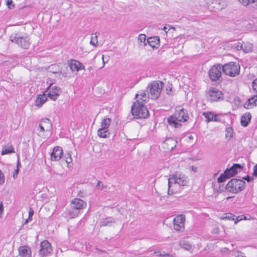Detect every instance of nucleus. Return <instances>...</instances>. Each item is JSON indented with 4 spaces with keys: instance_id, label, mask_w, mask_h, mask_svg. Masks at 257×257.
I'll return each instance as SVG.
<instances>
[{
    "instance_id": "nucleus-1",
    "label": "nucleus",
    "mask_w": 257,
    "mask_h": 257,
    "mask_svg": "<svg viewBox=\"0 0 257 257\" xmlns=\"http://www.w3.org/2000/svg\"><path fill=\"white\" fill-rule=\"evenodd\" d=\"M136 100L132 106V115L136 118H147L149 115L148 109L146 103L149 100V96L145 91H141L135 95Z\"/></svg>"
},
{
    "instance_id": "nucleus-2",
    "label": "nucleus",
    "mask_w": 257,
    "mask_h": 257,
    "mask_svg": "<svg viewBox=\"0 0 257 257\" xmlns=\"http://www.w3.org/2000/svg\"><path fill=\"white\" fill-rule=\"evenodd\" d=\"M188 119L189 115L186 110L177 107L175 113L167 117V121L170 126L178 128L182 126L181 122H186Z\"/></svg>"
},
{
    "instance_id": "nucleus-3",
    "label": "nucleus",
    "mask_w": 257,
    "mask_h": 257,
    "mask_svg": "<svg viewBox=\"0 0 257 257\" xmlns=\"http://www.w3.org/2000/svg\"><path fill=\"white\" fill-rule=\"evenodd\" d=\"M187 178L180 174L175 173L168 178V193L172 195L177 192L176 184L181 186H186L188 184Z\"/></svg>"
},
{
    "instance_id": "nucleus-4",
    "label": "nucleus",
    "mask_w": 257,
    "mask_h": 257,
    "mask_svg": "<svg viewBox=\"0 0 257 257\" xmlns=\"http://www.w3.org/2000/svg\"><path fill=\"white\" fill-rule=\"evenodd\" d=\"M245 182L240 179H232L226 185V189L233 194L241 191L245 187Z\"/></svg>"
},
{
    "instance_id": "nucleus-5",
    "label": "nucleus",
    "mask_w": 257,
    "mask_h": 257,
    "mask_svg": "<svg viewBox=\"0 0 257 257\" xmlns=\"http://www.w3.org/2000/svg\"><path fill=\"white\" fill-rule=\"evenodd\" d=\"M223 72L230 77H235L239 74L240 66L234 62H230L222 66Z\"/></svg>"
},
{
    "instance_id": "nucleus-6",
    "label": "nucleus",
    "mask_w": 257,
    "mask_h": 257,
    "mask_svg": "<svg viewBox=\"0 0 257 257\" xmlns=\"http://www.w3.org/2000/svg\"><path fill=\"white\" fill-rule=\"evenodd\" d=\"M163 86L164 83L160 81H154L149 84L148 88L151 99L156 100L159 97Z\"/></svg>"
},
{
    "instance_id": "nucleus-7",
    "label": "nucleus",
    "mask_w": 257,
    "mask_h": 257,
    "mask_svg": "<svg viewBox=\"0 0 257 257\" xmlns=\"http://www.w3.org/2000/svg\"><path fill=\"white\" fill-rule=\"evenodd\" d=\"M206 97L211 102H218L224 99L223 93L216 87H211L206 93Z\"/></svg>"
},
{
    "instance_id": "nucleus-8",
    "label": "nucleus",
    "mask_w": 257,
    "mask_h": 257,
    "mask_svg": "<svg viewBox=\"0 0 257 257\" xmlns=\"http://www.w3.org/2000/svg\"><path fill=\"white\" fill-rule=\"evenodd\" d=\"M222 66L220 64L213 65L208 71L209 79L213 82L217 81L221 77Z\"/></svg>"
},
{
    "instance_id": "nucleus-9",
    "label": "nucleus",
    "mask_w": 257,
    "mask_h": 257,
    "mask_svg": "<svg viewBox=\"0 0 257 257\" xmlns=\"http://www.w3.org/2000/svg\"><path fill=\"white\" fill-rule=\"evenodd\" d=\"M52 250L51 244L47 240H44L40 243L39 254L42 257H45L50 254Z\"/></svg>"
},
{
    "instance_id": "nucleus-10",
    "label": "nucleus",
    "mask_w": 257,
    "mask_h": 257,
    "mask_svg": "<svg viewBox=\"0 0 257 257\" xmlns=\"http://www.w3.org/2000/svg\"><path fill=\"white\" fill-rule=\"evenodd\" d=\"M48 96L52 100L55 101L61 93V90L60 87L53 86L51 83L47 88Z\"/></svg>"
},
{
    "instance_id": "nucleus-11",
    "label": "nucleus",
    "mask_w": 257,
    "mask_h": 257,
    "mask_svg": "<svg viewBox=\"0 0 257 257\" xmlns=\"http://www.w3.org/2000/svg\"><path fill=\"white\" fill-rule=\"evenodd\" d=\"M12 41L15 42L18 45L25 49H28L30 45L29 38L27 37H15L14 40Z\"/></svg>"
},
{
    "instance_id": "nucleus-12",
    "label": "nucleus",
    "mask_w": 257,
    "mask_h": 257,
    "mask_svg": "<svg viewBox=\"0 0 257 257\" xmlns=\"http://www.w3.org/2000/svg\"><path fill=\"white\" fill-rule=\"evenodd\" d=\"M176 144L177 141L173 138H168L163 143L162 148L165 152H170L176 147Z\"/></svg>"
},
{
    "instance_id": "nucleus-13",
    "label": "nucleus",
    "mask_w": 257,
    "mask_h": 257,
    "mask_svg": "<svg viewBox=\"0 0 257 257\" xmlns=\"http://www.w3.org/2000/svg\"><path fill=\"white\" fill-rule=\"evenodd\" d=\"M185 217L182 215H179L174 218V227L176 230H181L184 227Z\"/></svg>"
},
{
    "instance_id": "nucleus-14",
    "label": "nucleus",
    "mask_w": 257,
    "mask_h": 257,
    "mask_svg": "<svg viewBox=\"0 0 257 257\" xmlns=\"http://www.w3.org/2000/svg\"><path fill=\"white\" fill-rule=\"evenodd\" d=\"M52 127V125L48 118L43 119L41 120L39 125L38 130L39 133L50 132Z\"/></svg>"
},
{
    "instance_id": "nucleus-15",
    "label": "nucleus",
    "mask_w": 257,
    "mask_h": 257,
    "mask_svg": "<svg viewBox=\"0 0 257 257\" xmlns=\"http://www.w3.org/2000/svg\"><path fill=\"white\" fill-rule=\"evenodd\" d=\"M63 154L62 148L59 146H56L51 153V160L53 161H58L61 159Z\"/></svg>"
},
{
    "instance_id": "nucleus-16",
    "label": "nucleus",
    "mask_w": 257,
    "mask_h": 257,
    "mask_svg": "<svg viewBox=\"0 0 257 257\" xmlns=\"http://www.w3.org/2000/svg\"><path fill=\"white\" fill-rule=\"evenodd\" d=\"M242 168L241 165L234 164L229 169H226L224 171L229 178L235 176L238 172V170Z\"/></svg>"
},
{
    "instance_id": "nucleus-17",
    "label": "nucleus",
    "mask_w": 257,
    "mask_h": 257,
    "mask_svg": "<svg viewBox=\"0 0 257 257\" xmlns=\"http://www.w3.org/2000/svg\"><path fill=\"white\" fill-rule=\"evenodd\" d=\"M257 106V94L248 98L244 103V108L249 109Z\"/></svg>"
},
{
    "instance_id": "nucleus-18",
    "label": "nucleus",
    "mask_w": 257,
    "mask_h": 257,
    "mask_svg": "<svg viewBox=\"0 0 257 257\" xmlns=\"http://www.w3.org/2000/svg\"><path fill=\"white\" fill-rule=\"evenodd\" d=\"M203 115L206 119V121H217L219 120L218 116L213 112L206 111L203 113Z\"/></svg>"
},
{
    "instance_id": "nucleus-19",
    "label": "nucleus",
    "mask_w": 257,
    "mask_h": 257,
    "mask_svg": "<svg viewBox=\"0 0 257 257\" xmlns=\"http://www.w3.org/2000/svg\"><path fill=\"white\" fill-rule=\"evenodd\" d=\"M19 254L22 257H30L31 255V250L27 245H24L19 248Z\"/></svg>"
},
{
    "instance_id": "nucleus-20",
    "label": "nucleus",
    "mask_w": 257,
    "mask_h": 257,
    "mask_svg": "<svg viewBox=\"0 0 257 257\" xmlns=\"http://www.w3.org/2000/svg\"><path fill=\"white\" fill-rule=\"evenodd\" d=\"M47 100V96L44 92L42 94H39L37 96L36 100V105L38 107H41Z\"/></svg>"
},
{
    "instance_id": "nucleus-21",
    "label": "nucleus",
    "mask_w": 257,
    "mask_h": 257,
    "mask_svg": "<svg viewBox=\"0 0 257 257\" xmlns=\"http://www.w3.org/2000/svg\"><path fill=\"white\" fill-rule=\"evenodd\" d=\"M251 115L250 112L245 113L241 117V124L243 126H246L250 122Z\"/></svg>"
},
{
    "instance_id": "nucleus-22",
    "label": "nucleus",
    "mask_w": 257,
    "mask_h": 257,
    "mask_svg": "<svg viewBox=\"0 0 257 257\" xmlns=\"http://www.w3.org/2000/svg\"><path fill=\"white\" fill-rule=\"evenodd\" d=\"M70 68L72 71L78 72L80 68L79 61L75 60H71L69 62Z\"/></svg>"
},
{
    "instance_id": "nucleus-23",
    "label": "nucleus",
    "mask_w": 257,
    "mask_h": 257,
    "mask_svg": "<svg viewBox=\"0 0 257 257\" xmlns=\"http://www.w3.org/2000/svg\"><path fill=\"white\" fill-rule=\"evenodd\" d=\"M15 153V150L11 145L4 146L2 150V155H5L8 154Z\"/></svg>"
},
{
    "instance_id": "nucleus-24",
    "label": "nucleus",
    "mask_w": 257,
    "mask_h": 257,
    "mask_svg": "<svg viewBox=\"0 0 257 257\" xmlns=\"http://www.w3.org/2000/svg\"><path fill=\"white\" fill-rule=\"evenodd\" d=\"M148 42L152 47L155 48L159 45L160 41L157 37H150L148 38Z\"/></svg>"
},
{
    "instance_id": "nucleus-25",
    "label": "nucleus",
    "mask_w": 257,
    "mask_h": 257,
    "mask_svg": "<svg viewBox=\"0 0 257 257\" xmlns=\"http://www.w3.org/2000/svg\"><path fill=\"white\" fill-rule=\"evenodd\" d=\"M71 204L72 207L76 209V213H79V210L80 209V199L75 198L72 201Z\"/></svg>"
},
{
    "instance_id": "nucleus-26",
    "label": "nucleus",
    "mask_w": 257,
    "mask_h": 257,
    "mask_svg": "<svg viewBox=\"0 0 257 257\" xmlns=\"http://www.w3.org/2000/svg\"><path fill=\"white\" fill-rule=\"evenodd\" d=\"M111 121V120L109 118H104L101 121V128L108 130V127H109Z\"/></svg>"
},
{
    "instance_id": "nucleus-27",
    "label": "nucleus",
    "mask_w": 257,
    "mask_h": 257,
    "mask_svg": "<svg viewBox=\"0 0 257 257\" xmlns=\"http://www.w3.org/2000/svg\"><path fill=\"white\" fill-rule=\"evenodd\" d=\"M241 48L245 53H249L252 51V45L250 43H243L241 44Z\"/></svg>"
},
{
    "instance_id": "nucleus-28",
    "label": "nucleus",
    "mask_w": 257,
    "mask_h": 257,
    "mask_svg": "<svg viewBox=\"0 0 257 257\" xmlns=\"http://www.w3.org/2000/svg\"><path fill=\"white\" fill-rule=\"evenodd\" d=\"M97 135L100 138H106L109 135L108 130L100 128L98 130Z\"/></svg>"
},
{
    "instance_id": "nucleus-29",
    "label": "nucleus",
    "mask_w": 257,
    "mask_h": 257,
    "mask_svg": "<svg viewBox=\"0 0 257 257\" xmlns=\"http://www.w3.org/2000/svg\"><path fill=\"white\" fill-rule=\"evenodd\" d=\"M233 136V131L231 127H227L225 130V139L226 140H230Z\"/></svg>"
},
{
    "instance_id": "nucleus-30",
    "label": "nucleus",
    "mask_w": 257,
    "mask_h": 257,
    "mask_svg": "<svg viewBox=\"0 0 257 257\" xmlns=\"http://www.w3.org/2000/svg\"><path fill=\"white\" fill-rule=\"evenodd\" d=\"M181 246L186 250H189L191 249V244L187 241L183 240L180 242Z\"/></svg>"
},
{
    "instance_id": "nucleus-31",
    "label": "nucleus",
    "mask_w": 257,
    "mask_h": 257,
    "mask_svg": "<svg viewBox=\"0 0 257 257\" xmlns=\"http://www.w3.org/2000/svg\"><path fill=\"white\" fill-rule=\"evenodd\" d=\"M65 163L66 166L68 168L70 167L72 163V159L69 154H68L65 158Z\"/></svg>"
},
{
    "instance_id": "nucleus-32",
    "label": "nucleus",
    "mask_w": 257,
    "mask_h": 257,
    "mask_svg": "<svg viewBox=\"0 0 257 257\" xmlns=\"http://www.w3.org/2000/svg\"><path fill=\"white\" fill-rule=\"evenodd\" d=\"M229 177H227V175L226 174H225V171L223 173L221 174L220 176L217 179V181L219 183H222L225 180L227 179H228Z\"/></svg>"
},
{
    "instance_id": "nucleus-33",
    "label": "nucleus",
    "mask_w": 257,
    "mask_h": 257,
    "mask_svg": "<svg viewBox=\"0 0 257 257\" xmlns=\"http://www.w3.org/2000/svg\"><path fill=\"white\" fill-rule=\"evenodd\" d=\"M91 44L93 46H96L98 44L97 36L96 34H92L91 37V40L90 41Z\"/></svg>"
},
{
    "instance_id": "nucleus-34",
    "label": "nucleus",
    "mask_w": 257,
    "mask_h": 257,
    "mask_svg": "<svg viewBox=\"0 0 257 257\" xmlns=\"http://www.w3.org/2000/svg\"><path fill=\"white\" fill-rule=\"evenodd\" d=\"M242 5L247 6L254 3L256 0H238Z\"/></svg>"
},
{
    "instance_id": "nucleus-35",
    "label": "nucleus",
    "mask_w": 257,
    "mask_h": 257,
    "mask_svg": "<svg viewBox=\"0 0 257 257\" xmlns=\"http://www.w3.org/2000/svg\"><path fill=\"white\" fill-rule=\"evenodd\" d=\"M146 38L145 34H140L138 36V41L139 43H144L146 41Z\"/></svg>"
},
{
    "instance_id": "nucleus-36",
    "label": "nucleus",
    "mask_w": 257,
    "mask_h": 257,
    "mask_svg": "<svg viewBox=\"0 0 257 257\" xmlns=\"http://www.w3.org/2000/svg\"><path fill=\"white\" fill-rule=\"evenodd\" d=\"M232 219L235 220V223H237L242 220L246 219V217L244 215H240V216L236 217L235 219H234V218H232Z\"/></svg>"
},
{
    "instance_id": "nucleus-37",
    "label": "nucleus",
    "mask_w": 257,
    "mask_h": 257,
    "mask_svg": "<svg viewBox=\"0 0 257 257\" xmlns=\"http://www.w3.org/2000/svg\"><path fill=\"white\" fill-rule=\"evenodd\" d=\"M7 5L9 9H13L15 7V5L12 4V0H7Z\"/></svg>"
},
{
    "instance_id": "nucleus-38",
    "label": "nucleus",
    "mask_w": 257,
    "mask_h": 257,
    "mask_svg": "<svg viewBox=\"0 0 257 257\" xmlns=\"http://www.w3.org/2000/svg\"><path fill=\"white\" fill-rule=\"evenodd\" d=\"M5 182V177L4 175L0 170V185L4 184Z\"/></svg>"
},
{
    "instance_id": "nucleus-39",
    "label": "nucleus",
    "mask_w": 257,
    "mask_h": 257,
    "mask_svg": "<svg viewBox=\"0 0 257 257\" xmlns=\"http://www.w3.org/2000/svg\"><path fill=\"white\" fill-rule=\"evenodd\" d=\"M252 87L254 91L257 93V78L254 79L253 81Z\"/></svg>"
},
{
    "instance_id": "nucleus-40",
    "label": "nucleus",
    "mask_w": 257,
    "mask_h": 257,
    "mask_svg": "<svg viewBox=\"0 0 257 257\" xmlns=\"http://www.w3.org/2000/svg\"><path fill=\"white\" fill-rule=\"evenodd\" d=\"M252 176L257 177V164L253 167V172L252 173Z\"/></svg>"
},
{
    "instance_id": "nucleus-41",
    "label": "nucleus",
    "mask_w": 257,
    "mask_h": 257,
    "mask_svg": "<svg viewBox=\"0 0 257 257\" xmlns=\"http://www.w3.org/2000/svg\"><path fill=\"white\" fill-rule=\"evenodd\" d=\"M33 214H34V211L32 208H30L29 212V219H31Z\"/></svg>"
},
{
    "instance_id": "nucleus-42",
    "label": "nucleus",
    "mask_w": 257,
    "mask_h": 257,
    "mask_svg": "<svg viewBox=\"0 0 257 257\" xmlns=\"http://www.w3.org/2000/svg\"><path fill=\"white\" fill-rule=\"evenodd\" d=\"M245 179L246 180H247L248 182H250V181L253 180V177H250V176H247L245 178Z\"/></svg>"
},
{
    "instance_id": "nucleus-43",
    "label": "nucleus",
    "mask_w": 257,
    "mask_h": 257,
    "mask_svg": "<svg viewBox=\"0 0 257 257\" xmlns=\"http://www.w3.org/2000/svg\"><path fill=\"white\" fill-rule=\"evenodd\" d=\"M232 217H234V215H233L231 213H227L225 216V218H232Z\"/></svg>"
},
{
    "instance_id": "nucleus-44",
    "label": "nucleus",
    "mask_w": 257,
    "mask_h": 257,
    "mask_svg": "<svg viewBox=\"0 0 257 257\" xmlns=\"http://www.w3.org/2000/svg\"><path fill=\"white\" fill-rule=\"evenodd\" d=\"M4 210V207H3V202H1L0 203V214H1Z\"/></svg>"
},
{
    "instance_id": "nucleus-45",
    "label": "nucleus",
    "mask_w": 257,
    "mask_h": 257,
    "mask_svg": "<svg viewBox=\"0 0 257 257\" xmlns=\"http://www.w3.org/2000/svg\"><path fill=\"white\" fill-rule=\"evenodd\" d=\"M86 206V202H83L82 201V200H81V209H82V208L83 207H85Z\"/></svg>"
},
{
    "instance_id": "nucleus-46",
    "label": "nucleus",
    "mask_w": 257,
    "mask_h": 257,
    "mask_svg": "<svg viewBox=\"0 0 257 257\" xmlns=\"http://www.w3.org/2000/svg\"><path fill=\"white\" fill-rule=\"evenodd\" d=\"M159 255H160V256H166V255L168 256L169 255L168 254H167V253H165V254H161V253H160Z\"/></svg>"
},
{
    "instance_id": "nucleus-47",
    "label": "nucleus",
    "mask_w": 257,
    "mask_h": 257,
    "mask_svg": "<svg viewBox=\"0 0 257 257\" xmlns=\"http://www.w3.org/2000/svg\"><path fill=\"white\" fill-rule=\"evenodd\" d=\"M159 252V250H156L154 251V253H155V254H157V253H158Z\"/></svg>"
},
{
    "instance_id": "nucleus-48",
    "label": "nucleus",
    "mask_w": 257,
    "mask_h": 257,
    "mask_svg": "<svg viewBox=\"0 0 257 257\" xmlns=\"http://www.w3.org/2000/svg\"><path fill=\"white\" fill-rule=\"evenodd\" d=\"M81 70L82 69H84V66L81 65Z\"/></svg>"
},
{
    "instance_id": "nucleus-49",
    "label": "nucleus",
    "mask_w": 257,
    "mask_h": 257,
    "mask_svg": "<svg viewBox=\"0 0 257 257\" xmlns=\"http://www.w3.org/2000/svg\"><path fill=\"white\" fill-rule=\"evenodd\" d=\"M166 29H167V27H166V26L164 27V28H163V30H164V31H166Z\"/></svg>"
},
{
    "instance_id": "nucleus-50",
    "label": "nucleus",
    "mask_w": 257,
    "mask_h": 257,
    "mask_svg": "<svg viewBox=\"0 0 257 257\" xmlns=\"http://www.w3.org/2000/svg\"><path fill=\"white\" fill-rule=\"evenodd\" d=\"M232 197H230V196L227 197L226 198V199H227V200H228L229 199H230V198H232Z\"/></svg>"
},
{
    "instance_id": "nucleus-51",
    "label": "nucleus",
    "mask_w": 257,
    "mask_h": 257,
    "mask_svg": "<svg viewBox=\"0 0 257 257\" xmlns=\"http://www.w3.org/2000/svg\"><path fill=\"white\" fill-rule=\"evenodd\" d=\"M100 183H101V182H100V181H98V183H97V184H98V185H100Z\"/></svg>"
}]
</instances>
